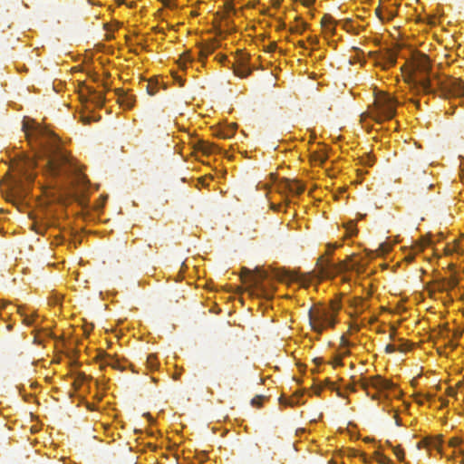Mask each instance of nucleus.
<instances>
[{
    "instance_id": "0eeeda50",
    "label": "nucleus",
    "mask_w": 464,
    "mask_h": 464,
    "mask_svg": "<svg viewBox=\"0 0 464 464\" xmlns=\"http://www.w3.org/2000/svg\"><path fill=\"white\" fill-rule=\"evenodd\" d=\"M392 386V383L388 380L382 379L381 376H375L371 379H365L361 382V387L366 392L367 395L370 396L369 388L372 387L378 391L389 390Z\"/></svg>"
},
{
    "instance_id": "39448f33",
    "label": "nucleus",
    "mask_w": 464,
    "mask_h": 464,
    "mask_svg": "<svg viewBox=\"0 0 464 464\" xmlns=\"http://www.w3.org/2000/svg\"><path fill=\"white\" fill-rule=\"evenodd\" d=\"M337 247V245H332V244H328L327 245V249H326V252H325V255H323L321 256L318 259H317V266L320 270V274L322 275V276L324 277H330V276H335L336 274L338 273H341L342 271L343 270H347V269H350V267L348 266V265H346L345 263H338V264H335L334 262H332L326 256L328 255H331V253Z\"/></svg>"
},
{
    "instance_id": "a19ab883",
    "label": "nucleus",
    "mask_w": 464,
    "mask_h": 464,
    "mask_svg": "<svg viewBox=\"0 0 464 464\" xmlns=\"http://www.w3.org/2000/svg\"><path fill=\"white\" fill-rule=\"evenodd\" d=\"M366 160H367V161H365V164H368V165H371V164H372V160L371 159V157H370V156H367V157H366Z\"/></svg>"
},
{
    "instance_id": "c756f323",
    "label": "nucleus",
    "mask_w": 464,
    "mask_h": 464,
    "mask_svg": "<svg viewBox=\"0 0 464 464\" xmlns=\"http://www.w3.org/2000/svg\"><path fill=\"white\" fill-rule=\"evenodd\" d=\"M86 379H87V376H86L83 372H79V373L77 374L76 381L82 382H84Z\"/></svg>"
},
{
    "instance_id": "9b49d317",
    "label": "nucleus",
    "mask_w": 464,
    "mask_h": 464,
    "mask_svg": "<svg viewBox=\"0 0 464 464\" xmlns=\"http://www.w3.org/2000/svg\"><path fill=\"white\" fill-rule=\"evenodd\" d=\"M232 66L234 73L240 78H246L251 73V69L244 63H240L237 65L233 64Z\"/></svg>"
},
{
    "instance_id": "72a5a7b5",
    "label": "nucleus",
    "mask_w": 464,
    "mask_h": 464,
    "mask_svg": "<svg viewBox=\"0 0 464 464\" xmlns=\"http://www.w3.org/2000/svg\"><path fill=\"white\" fill-rule=\"evenodd\" d=\"M324 30L328 31L329 33H331L332 34H334V31H335V28H334V24L333 25H328V28H324Z\"/></svg>"
},
{
    "instance_id": "6ab92c4d",
    "label": "nucleus",
    "mask_w": 464,
    "mask_h": 464,
    "mask_svg": "<svg viewBox=\"0 0 464 464\" xmlns=\"http://www.w3.org/2000/svg\"><path fill=\"white\" fill-rule=\"evenodd\" d=\"M345 228H346V232H347V234H348L350 237H352V236L355 235V234H356V232H357V229H356V227H355V224H354L353 221L349 222V223L345 226Z\"/></svg>"
},
{
    "instance_id": "aec40b11",
    "label": "nucleus",
    "mask_w": 464,
    "mask_h": 464,
    "mask_svg": "<svg viewBox=\"0 0 464 464\" xmlns=\"http://www.w3.org/2000/svg\"><path fill=\"white\" fill-rule=\"evenodd\" d=\"M266 278V273L265 271H258V274L253 277L254 283L258 285L261 281Z\"/></svg>"
},
{
    "instance_id": "ea45409f",
    "label": "nucleus",
    "mask_w": 464,
    "mask_h": 464,
    "mask_svg": "<svg viewBox=\"0 0 464 464\" xmlns=\"http://www.w3.org/2000/svg\"><path fill=\"white\" fill-rule=\"evenodd\" d=\"M308 41L312 44H316L318 43V40L315 38V37H309L308 38Z\"/></svg>"
},
{
    "instance_id": "a211bd4d",
    "label": "nucleus",
    "mask_w": 464,
    "mask_h": 464,
    "mask_svg": "<svg viewBox=\"0 0 464 464\" xmlns=\"http://www.w3.org/2000/svg\"><path fill=\"white\" fill-rule=\"evenodd\" d=\"M394 454L399 460H402L404 458V451L400 446H392Z\"/></svg>"
},
{
    "instance_id": "c9c22d12",
    "label": "nucleus",
    "mask_w": 464,
    "mask_h": 464,
    "mask_svg": "<svg viewBox=\"0 0 464 464\" xmlns=\"http://www.w3.org/2000/svg\"><path fill=\"white\" fill-rule=\"evenodd\" d=\"M408 349V345L406 343H402L401 346L397 348V350L401 352H405Z\"/></svg>"
},
{
    "instance_id": "7c9ffc66",
    "label": "nucleus",
    "mask_w": 464,
    "mask_h": 464,
    "mask_svg": "<svg viewBox=\"0 0 464 464\" xmlns=\"http://www.w3.org/2000/svg\"><path fill=\"white\" fill-rule=\"evenodd\" d=\"M179 60H182L184 63L185 62H190L191 61V57H190V54L189 53H184Z\"/></svg>"
},
{
    "instance_id": "f3484780",
    "label": "nucleus",
    "mask_w": 464,
    "mask_h": 464,
    "mask_svg": "<svg viewBox=\"0 0 464 464\" xmlns=\"http://www.w3.org/2000/svg\"><path fill=\"white\" fill-rule=\"evenodd\" d=\"M324 28H328V25L335 24V21L330 14H324L321 21Z\"/></svg>"
},
{
    "instance_id": "1a4fd4ad",
    "label": "nucleus",
    "mask_w": 464,
    "mask_h": 464,
    "mask_svg": "<svg viewBox=\"0 0 464 464\" xmlns=\"http://www.w3.org/2000/svg\"><path fill=\"white\" fill-rule=\"evenodd\" d=\"M194 147L196 150L202 152L204 155H210L218 150L217 145L205 140H198Z\"/></svg>"
},
{
    "instance_id": "4468645a",
    "label": "nucleus",
    "mask_w": 464,
    "mask_h": 464,
    "mask_svg": "<svg viewBox=\"0 0 464 464\" xmlns=\"http://www.w3.org/2000/svg\"><path fill=\"white\" fill-rule=\"evenodd\" d=\"M146 365H147V368L151 371L158 369L159 361H158L156 354L151 353L147 356Z\"/></svg>"
},
{
    "instance_id": "79ce46f5",
    "label": "nucleus",
    "mask_w": 464,
    "mask_h": 464,
    "mask_svg": "<svg viewBox=\"0 0 464 464\" xmlns=\"http://www.w3.org/2000/svg\"><path fill=\"white\" fill-rule=\"evenodd\" d=\"M7 305H8V304H7V303H5V302H2V303H1V305H0V309H5Z\"/></svg>"
},
{
    "instance_id": "cd10ccee",
    "label": "nucleus",
    "mask_w": 464,
    "mask_h": 464,
    "mask_svg": "<svg viewBox=\"0 0 464 464\" xmlns=\"http://www.w3.org/2000/svg\"><path fill=\"white\" fill-rule=\"evenodd\" d=\"M395 351H397V347L394 344H388L385 347V352L388 353H394Z\"/></svg>"
},
{
    "instance_id": "603ef678",
    "label": "nucleus",
    "mask_w": 464,
    "mask_h": 464,
    "mask_svg": "<svg viewBox=\"0 0 464 464\" xmlns=\"http://www.w3.org/2000/svg\"><path fill=\"white\" fill-rule=\"evenodd\" d=\"M372 398L373 400H375V399L377 398V396H376L375 394H373V395H372Z\"/></svg>"
},
{
    "instance_id": "9d476101",
    "label": "nucleus",
    "mask_w": 464,
    "mask_h": 464,
    "mask_svg": "<svg viewBox=\"0 0 464 464\" xmlns=\"http://www.w3.org/2000/svg\"><path fill=\"white\" fill-rule=\"evenodd\" d=\"M118 93V102L121 106L126 109H131L135 102V98L131 95H128L123 93L122 92L120 93V91H117Z\"/></svg>"
},
{
    "instance_id": "a878e982",
    "label": "nucleus",
    "mask_w": 464,
    "mask_h": 464,
    "mask_svg": "<svg viewBox=\"0 0 464 464\" xmlns=\"http://www.w3.org/2000/svg\"><path fill=\"white\" fill-rule=\"evenodd\" d=\"M461 440L459 438H452L450 440V445L451 447H457L459 446L460 443H461Z\"/></svg>"
},
{
    "instance_id": "20e7f679",
    "label": "nucleus",
    "mask_w": 464,
    "mask_h": 464,
    "mask_svg": "<svg viewBox=\"0 0 464 464\" xmlns=\"http://www.w3.org/2000/svg\"><path fill=\"white\" fill-rule=\"evenodd\" d=\"M397 103L396 100L388 94L377 97L374 102L375 110L372 112L373 119L377 122L392 119L396 113Z\"/></svg>"
},
{
    "instance_id": "49530a36",
    "label": "nucleus",
    "mask_w": 464,
    "mask_h": 464,
    "mask_svg": "<svg viewBox=\"0 0 464 464\" xmlns=\"http://www.w3.org/2000/svg\"><path fill=\"white\" fill-rule=\"evenodd\" d=\"M461 453H462L463 457H462V459H461V460H460V463H461V464H464V451H461Z\"/></svg>"
},
{
    "instance_id": "7ed1b4c3",
    "label": "nucleus",
    "mask_w": 464,
    "mask_h": 464,
    "mask_svg": "<svg viewBox=\"0 0 464 464\" xmlns=\"http://www.w3.org/2000/svg\"><path fill=\"white\" fill-rule=\"evenodd\" d=\"M341 304L332 301L328 306L312 307L308 311L309 324L315 333L321 334L324 330L335 325Z\"/></svg>"
},
{
    "instance_id": "f704fd0d",
    "label": "nucleus",
    "mask_w": 464,
    "mask_h": 464,
    "mask_svg": "<svg viewBox=\"0 0 464 464\" xmlns=\"http://www.w3.org/2000/svg\"><path fill=\"white\" fill-rule=\"evenodd\" d=\"M92 121V117H90V116H84V117H82V121H83V123H85V124L90 123Z\"/></svg>"
},
{
    "instance_id": "f03ea898",
    "label": "nucleus",
    "mask_w": 464,
    "mask_h": 464,
    "mask_svg": "<svg viewBox=\"0 0 464 464\" xmlns=\"http://www.w3.org/2000/svg\"><path fill=\"white\" fill-rule=\"evenodd\" d=\"M417 71L416 87L425 94H432L440 91L441 96L463 97L464 82L460 79L446 76L443 79L430 76V63L427 55L420 54L414 61Z\"/></svg>"
},
{
    "instance_id": "a18cd8bd",
    "label": "nucleus",
    "mask_w": 464,
    "mask_h": 464,
    "mask_svg": "<svg viewBox=\"0 0 464 464\" xmlns=\"http://www.w3.org/2000/svg\"><path fill=\"white\" fill-rule=\"evenodd\" d=\"M179 376H180L179 373H176L173 375V379L178 380L179 378Z\"/></svg>"
},
{
    "instance_id": "b1692460",
    "label": "nucleus",
    "mask_w": 464,
    "mask_h": 464,
    "mask_svg": "<svg viewBox=\"0 0 464 464\" xmlns=\"http://www.w3.org/2000/svg\"><path fill=\"white\" fill-rule=\"evenodd\" d=\"M262 400H263L262 396H256L255 398L252 399L251 404L256 407H261Z\"/></svg>"
},
{
    "instance_id": "3c124183",
    "label": "nucleus",
    "mask_w": 464,
    "mask_h": 464,
    "mask_svg": "<svg viewBox=\"0 0 464 464\" xmlns=\"http://www.w3.org/2000/svg\"><path fill=\"white\" fill-rule=\"evenodd\" d=\"M274 5L278 6L279 3L277 1H275Z\"/></svg>"
},
{
    "instance_id": "423d86ee",
    "label": "nucleus",
    "mask_w": 464,
    "mask_h": 464,
    "mask_svg": "<svg viewBox=\"0 0 464 464\" xmlns=\"http://www.w3.org/2000/svg\"><path fill=\"white\" fill-rule=\"evenodd\" d=\"M369 56L373 59L376 66H380L383 70L394 66L397 61V53L389 49L382 52H370Z\"/></svg>"
},
{
    "instance_id": "393cba45",
    "label": "nucleus",
    "mask_w": 464,
    "mask_h": 464,
    "mask_svg": "<svg viewBox=\"0 0 464 464\" xmlns=\"http://www.w3.org/2000/svg\"><path fill=\"white\" fill-rule=\"evenodd\" d=\"M314 160L318 162L319 164H323L325 160H326V156L325 155H314Z\"/></svg>"
},
{
    "instance_id": "ddd939ff",
    "label": "nucleus",
    "mask_w": 464,
    "mask_h": 464,
    "mask_svg": "<svg viewBox=\"0 0 464 464\" xmlns=\"http://www.w3.org/2000/svg\"><path fill=\"white\" fill-rule=\"evenodd\" d=\"M217 48L215 44H208L201 47L199 52L200 59H205L209 53H212Z\"/></svg>"
},
{
    "instance_id": "6e6552de",
    "label": "nucleus",
    "mask_w": 464,
    "mask_h": 464,
    "mask_svg": "<svg viewBox=\"0 0 464 464\" xmlns=\"http://www.w3.org/2000/svg\"><path fill=\"white\" fill-rule=\"evenodd\" d=\"M87 102H90L96 107H102L105 102L104 94L102 92H97L94 89L88 88Z\"/></svg>"
},
{
    "instance_id": "2f4dec72",
    "label": "nucleus",
    "mask_w": 464,
    "mask_h": 464,
    "mask_svg": "<svg viewBox=\"0 0 464 464\" xmlns=\"http://www.w3.org/2000/svg\"><path fill=\"white\" fill-rule=\"evenodd\" d=\"M251 275V271L246 267L242 268L241 276H248Z\"/></svg>"
},
{
    "instance_id": "dca6fc26",
    "label": "nucleus",
    "mask_w": 464,
    "mask_h": 464,
    "mask_svg": "<svg viewBox=\"0 0 464 464\" xmlns=\"http://www.w3.org/2000/svg\"><path fill=\"white\" fill-rule=\"evenodd\" d=\"M145 89L149 95L153 96L158 92L157 82L154 83L153 82L150 81L146 83Z\"/></svg>"
},
{
    "instance_id": "58836bf2",
    "label": "nucleus",
    "mask_w": 464,
    "mask_h": 464,
    "mask_svg": "<svg viewBox=\"0 0 464 464\" xmlns=\"http://www.w3.org/2000/svg\"><path fill=\"white\" fill-rule=\"evenodd\" d=\"M334 366H337V365H342V359L341 358H335L334 361Z\"/></svg>"
},
{
    "instance_id": "8fccbe9b",
    "label": "nucleus",
    "mask_w": 464,
    "mask_h": 464,
    "mask_svg": "<svg viewBox=\"0 0 464 464\" xmlns=\"http://www.w3.org/2000/svg\"><path fill=\"white\" fill-rule=\"evenodd\" d=\"M296 402H297V401H294L293 400H291V401H289V404L293 405L294 403H296Z\"/></svg>"
},
{
    "instance_id": "bb28decb",
    "label": "nucleus",
    "mask_w": 464,
    "mask_h": 464,
    "mask_svg": "<svg viewBox=\"0 0 464 464\" xmlns=\"http://www.w3.org/2000/svg\"><path fill=\"white\" fill-rule=\"evenodd\" d=\"M285 279H289V280H296L297 279V276L294 275L292 273H289V272H285L283 279H285Z\"/></svg>"
},
{
    "instance_id": "09e8293b",
    "label": "nucleus",
    "mask_w": 464,
    "mask_h": 464,
    "mask_svg": "<svg viewBox=\"0 0 464 464\" xmlns=\"http://www.w3.org/2000/svg\"><path fill=\"white\" fill-rule=\"evenodd\" d=\"M449 394H450V396H453V395H455V394H456V392H453V391H450V392H449Z\"/></svg>"
},
{
    "instance_id": "c85d7f7f",
    "label": "nucleus",
    "mask_w": 464,
    "mask_h": 464,
    "mask_svg": "<svg viewBox=\"0 0 464 464\" xmlns=\"http://www.w3.org/2000/svg\"><path fill=\"white\" fill-rule=\"evenodd\" d=\"M225 7L227 11H232V12H236L235 8H234V5L232 3V1H227L225 5Z\"/></svg>"
},
{
    "instance_id": "4c0bfd02",
    "label": "nucleus",
    "mask_w": 464,
    "mask_h": 464,
    "mask_svg": "<svg viewBox=\"0 0 464 464\" xmlns=\"http://www.w3.org/2000/svg\"><path fill=\"white\" fill-rule=\"evenodd\" d=\"M315 0H304L303 4L306 6H310L314 3Z\"/></svg>"
},
{
    "instance_id": "473e14b6",
    "label": "nucleus",
    "mask_w": 464,
    "mask_h": 464,
    "mask_svg": "<svg viewBox=\"0 0 464 464\" xmlns=\"http://www.w3.org/2000/svg\"><path fill=\"white\" fill-rule=\"evenodd\" d=\"M276 48V43H272L270 44L268 46H267V51L268 52H274Z\"/></svg>"
},
{
    "instance_id": "4be33fe9",
    "label": "nucleus",
    "mask_w": 464,
    "mask_h": 464,
    "mask_svg": "<svg viewBox=\"0 0 464 464\" xmlns=\"http://www.w3.org/2000/svg\"><path fill=\"white\" fill-rule=\"evenodd\" d=\"M442 442L440 438H430V448L438 449Z\"/></svg>"
},
{
    "instance_id": "c03bdc74",
    "label": "nucleus",
    "mask_w": 464,
    "mask_h": 464,
    "mask_svg": "<svg viewBox=\"0 0 464 464\" xmlns=\"http://www.w3.org/2000/svg\"><path fill=\"white\" fill-rule=\"evenodd\" d=\"M298 45L301 47V48H305V44L303 41H300L298 42Z\"/></svg>"
},
{
    "instance_id": "2eb2a0df",
    "label": "nucleus",
    "mask_w": 464,
    "mask_h": 464,
    "mask_svg": "<svg viewBox=\"0 0 464 464\" xmlns=\"http://www.w3.org/2000/svg\"><path fill=\"white\" fill-rule=\"evenodd\" d=\"M236 128H237V124L234 123L231 126H229L227 129L222 130L219 133V136L223 139H228L234 134Z\"/></svg>"
},
{
    "instance_id": "412c9836",
    "label": "nucleus",
    "mask_w": 464,
    "mask_h": 464,
    "mask_svg": "<svg viewBox=\"0 0 464 464\" xmlns=\"http://www.w3.org/2000/svg\"><path fill=\"white\" fill-rule=\"evenodd\" d=\"M306 28V24L303 21H300L295 27L293 29L294 32L302 34Z\"/></svg>"
},
{
    "instance_id": "e433bc0d",
    "label": "nucleus",
    "mask_w": 464,
    "mask_h": 464,
    "mask_svg": "<svg viewBox=\"0 0 464 464\" xmlns=\"http://www.w3.org/2000/svg\"><path fill=\"white\" fill-rule=\"evenodd\" d=\"M341 343H342V345H343V346H348V345H349V342H348V340H347L344 336H343V337L341 338Z\"/></svg>"
},
{
    "instance_id": "f8f14e48",
    "label": "nucleus",
    "mask_w": 464,
    "mask_h": 464,
    "mask_svg": "<svg viewBox=\"0 0 464 464\" xmlns=\"http://www.w3.org/2000/svg\"><path fill=\"white\" fill-rule=\"evenodd\" d=\"M286 188L291 193L297 195L303 193L304 190V186L298 180L286 179Z\"/></svg>"
},
{
    "instance_id": "f257e3e1",
    "label": "nucleus",
    "mask_w": 464,
    "mask_h": 464,
    "mask_svg": "<svg viewBox=\"0 0 464 464\" xmlns=\"http://www.w3.org/2000/svg\"><path fill=\"white\" fill-rule=\"evenodd\" d=\"M23 130L34 150V158H26L24 162V176L28 181L34 179V175L28 172L29 169L36 166L41 167L44 174L53 179L80 176L77 167L53 131L34 120L24 121Z\"/></svg>"
},
{
    "instance_id": "de8ad7c7",
    "label": "nucleus",
    "mask_w": 464,
    "mask_h": 464,
    "mask_svg": "<svg viewBox=\"0 0 464 464\" xmlns=\"http://www.w3.org/2000/svg\"><path fill=\"white\" fill-rule=\"evenodd\" d=\"M376 14H378V16H380V14H381V10H380V8H377V9H376Z\"/></svg>"
},
{
    "instance_id": "37998d69",
    "label": "nucleus",
    "mask_w": 464,
    "mask_h": 464,
    "mask_svg": "<svg viewBox=\"0 0 464 464\" xmlns=\"http://www.w3.org/2000/svg\"><path fill=\"white\" fill-rule=\"evenodd\" d=\"M24 321V323H25V324H32V320H31V319H29L28 317H25Z\"/></svg>"
},
{
    "instance_id": "5701e85b",
    "label": "nucleus",
    "mask_w": 464,
    "mask_h": 464,
    "mask_svg": "<svg viewBox=\"0 0 464 464\" xmlns=\"http://www.w3.org/2000/svg\"><path fill=\"white\" fill-rule=\"evenodd\" d=\"M430 438H425V439L421 440L418 443V445H417L418 449H420V448H422V447H424V448H430Z\"/></svg>"
}]
</instances>
